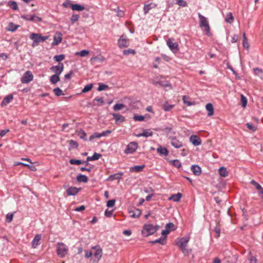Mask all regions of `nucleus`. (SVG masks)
<instances>
[{"label": "nucleus", "mask_w": 263, "mask_h": 263, "mask_svg": "<svg viewBox=\"0 0 263 263\" xmlns=\"http://www.w3.org/2000/svg\"><path fill=\"white\" fill-rule=\"evenodd\" d=\"M191 171L195 175L198 176L201 173V167L198 165H193L191 166Z\"/></svg>", "instance_id": "22"}, {"label": "nucleus", "mask_w": 263, "mask_h": 263, "mask_svg": "<svg viewBox=\"0 0 263 263\" xmlns=\"http://www.w3.org/2000/svg\"><path fill=\"white\" fill-rule=\"evenodd\" d=\"M71 8L73 10L77 11H82L85 9L84 6L79 4H72Z\"/></svg>", "instance_id": "35"}, {"label": "nucleus", "mask_w": 263, "mask_h": 263, "mask_svg": "<svg viewBox=\"0 0 263 263\" xmlns=\"http://www.w3.org/2000/svg\"><path fill=\"white\" fill-rule=\"evenodd\" d=\"M108 88L109 86L108 85L103 83H99L97 90L99 91H101L108 89Z\"/></svg>", "instance_id": "46"}, {"label": "nucleus", "mask_w": 263, "mask_h": 263, "mask_svg": "<svg viewBox=\"0 0 263 263\" xmlns=\"http://www.w3.org/2000/svg\"><path fill=\"white\" fill-rule=\"evenodd\" d=\"M93 87L92 84H89L86 85L84 88L82 89V92L85 93L90 91Z\"/></svg>", "instance_id": "49"}, {"label": "nucleus", "mask_w": 263, "mask_h": 263, "mask_svg": "<svg viewBox=\"0 0 263 263\" xmlns=\"http://www.w3.org/2000/svg\"><path fill=\"white\" fill-rule=\"evenodd\" d=\"M112 116L115 120V122L116 124L123 122L125 120V118L123 116L119 114H112Z\"/></svg>", "instance_id": "19"}, {"label": "nucleus", "mask_w": 263, "mask_h": 263, "mask_svg": "<svg viewBox=\"0 0 263 263\" xmlns=\"http://www.w3.org/2000/svg\"><path fill=\"white\" fill-rule=\"evenodd\" d=\"M30 38L33 40L32 45H37L40 42H43L48 38V36H42L39 33H32L30 34Z\"/></svg>", "instance_id": "4"}, {"label": "nucleus", "mask_w": 263, "mask_h": 263, "mask_svg": "<svg viewBox=\"0 0 263 263\" xmlns=\"http://www.w3.org/2000/svg\"><path fill=\"white\" fill-rule=\"evenodd\" d=\"M95 105L101 106L104 104V100L102 98H96L93 99Z\"/></svg>", "instance_id": "38"}, {"label": "nucleus", "mask_w": 263, "mask_h": 263, "mask_svg": "<svg viewBox=\"0 0 263 263\" xmlns=\"http://www.w3.org/2000/svg\"><path fill=\"white\" fill-rule=\"evenodd\" d=\"M174 105H170L166 103L163 104V109L165 111H170L174 107Z\"/></svg>", "instance_id": "45"}, {"label": "nucleus", "mask_w": 263, "mask_h": 263, "mask_svg": "<svg viewBox=\"0 0 263 263\" xmlns=\"http://www.w3.org/2000/svg\"><path fill=\"white\" fill-rule=\"evenodd\" d=\"M91 249L92 250H95V252H93L92 255L93 256L97 259V260L99 261L102 256V250L99 246H96L92 247Z\"/></svg>", "instance_id": "9"}, {"label": "nucleus", "mask_w": 263, "mask_h": 263, "mask_svg": "<svg viewBox=\"0 0 263 263\" xmlns=\"http://www.w3.org/2000/svg\"><path fill=\"white\" fill-rule=\"evenodd\" d=\"M133 119L136 121H142L144 119V117L141 115H135Z\"/></svg>", "instance_id": "55"}, {"label": "nucleus", "mask_w": 263, "mask_h": 263, "mask_svg": "<svg viewBox=\"0 0 263 263\" xmlns=\"http://www.w3.org/2000/svg\"><path fill=\"white\" fill-rule=\"evenodd\" d=\"M150 242L152 243H159L161 245H164L166 242V237H161L159 239L152 241Z\"/></svg>", "instance_id": "33"}, {"label": "nucleus", "mask_w": 263, "mask_h": 263, "mask_svg": "<svg viewBox=\"0 0 263 263\" xmlns=\"http://www.w3.org/2000/svg\"><path fill=\"white\" fill-rule=\"evenodd\" d=\"M70 163L71 164L80 165L82 164V161L80 160L70 159Z\"/></svg>", "instance_id": "56"}, {"label": "nucleus", "mask_w": 263, "mask_h": 263, "mask_svg": "<svg viewBox=\"0 0 263 263\" xmlns=\"http://www.w3.org/2000/svg\"><path fill=\"white\" fill-rule=\"evenodd\" d=\"M53 91L57 96H60L64 95L62 90L59 87L53 89Z\"/></svg>", "instance_id": "52"}, {"label": "nucleus", "mask_w": 263, "mask_h": 263, "mask_svg": "<svg viewBox=\"0 0 263 263\" xmlns=\"http://www.w3.org/2000/svg\"><path fill=\"white\" fill-rule=\"evenodd\" d=\"M23 165L27 167L29 169H30L32 171H35L36 170L35 166L34 165H30L29 164L24 163Z\"/></svg>", "instance_id": "62"}, {"label": "nucleus", "mask_w": 263, "mask_h": 263, "mask_svg": "<svg viewBox=\"0 0 263 263\" xmlns=\"http://www.w3.org/2000/svg\"><path fill=\"white\" fill-rule=\"evenodd\" d=\"M250 183L253 185L258 191L259 196L263 200V188L256 181L252 180Z\"/></svg>", "instance_id": "11"}, {"label": "nucleus", "mask_w": 263, "mask_h": 263, "mask_svg": "<svg viewBox=\"0 0 263 263\" xmlns=\"http://www.w3.org/2000/svg\"><path fill=\"white\" fill-rule=\"evenodd\" d=\"M234 17L232 12H229L225 18V21L229 24H232L234 22Z\"/></svg>", "instance_id": "31"}, {"label": "nucleus", "mask_w": 263, "mask_h": 263, "mask_svg": "<svg viewBox=\"0 0 263 263\" xmlns=\"http://www.w3.org/2000/svg\"><path fill=\"white\" fill-rule=\"evenodd\" d=\"M68 251V247L63 242H59L57 244V255L61 257H64Z\"/></svg>", "instance_id": "3"}, {"label": "nucleus", "mask_w": 263, "mask_h": 263, "mask_svg": "<svg viewBox=\"0 0 263 263\" xmlns=\"http://www.w3.org/2000/svg\"><path fill=\"white\" fill-rule=\"evenodd\" d=\"M143 135L145 137H151L153 136V132L149 129H145L143 130Z\"/></svg>", "instance_id": "43"}, {"label": "nucleus", "mask_w": 263, "mask_h": 263, "mask_svg": "<svg viewBox=\"0 0 263 263\" xmlns=\"http://www.w3.org/2000/svg\"><path fill=\"white\" fill-rule=\"evenodd\" d=\"M79 15L78 14H73L71 16V17L70 18V21L71 22L72 24L76 22H77L78 19L79 18Z\"/></svg>", "instance_id": "57"}, {"label": "nucleus", "mask_w": 263, "mask_h": 263, "mask_svg": "<svg viewBox=\"0 0 263 263\" xmlns=\"http://www.w3.org/2000/svg\"><path fill=\"white\" fill-rule=\"evenodd\" d=\"M80 190V189H78L76 187L71 186L67 189L66 193L68 196H74L79 192Z\"/></svg>", "instance_id": "16"}, {"label": "nucleus", "mask_w": 263, "mask_h": 263, "mask_svg": "<svg viewBox=\"0 0 263 263\" xmlns=\"http://www.w3.org/2000/svg\"><path fill=\"white\" fill-rule=\"evenodd\" d=\"M136 53L135 50H123V54L125 55H127L129 54H135Z\"/></svg>", "instance_id": "63"}, {"label": "nucleus", "mask_w": 263, "mask_h": 263, "mask_svg": "<svg viewBox=\"0 0 263 263\" xmlns=\"http://www.w3.org/2000/svg\"><path fill=\"white\" fill-rule=\"evenodd\" d=\"M205 108L208 111V115L209 116H211L214 114V107L211 103H208L205 106Z\"/></svg>", "instance_id": "24"}, {"label": "nucleus", "mask_w": 263, "mask_h": 263, "mask_svg": "<svg viewBox=\"0 0 263 263\" xmlns=\"http://www.w3.org/2000/svg\"><path fill=\"white\" fill-rule=\"evenodd\" d=\"M219 173L221 176L226 177L228 176L229 173L227 170V168L224 167H221L219 169Z\"/></svg>", "instance_id": "32"}, {"label": "nucleus", "mask_w": 263, "mask_h": 263, "mask_svg": "<svg viewBox=\"0 0 263 263\" xmlns=\"http://www.w3.org/2000/svg\"><path fill=\"white\" fill-rule=\"evenodd\" d=\"M115 204V200H109L107 202V206L108 208L113 207Z\"/></svg>", "instance_id": "61"}, {"label": "nucleus", "mask_w": 263, "mask_h": 263, "mask_svg": "<svg viewBox=\"0 0 263 263\" xmlns=\"http://www.w3.org/2000/svg\"><path fill=\"white\" fill-rule=\"evenodd\" d=\"M152 84L155 86H159L163 87H169L172 89L171 84L162 76H156L151 80Z\"/></svg>", "instance_id": "1"}, {"label": "nucleus", "mask_w": 263, "mask_h": 263, "mask_svg": "<svg viewBox=\"0 0 263 263\" xmlns=\"http://www.w3.org/2000/svg\"><path fill=\"white\" fill-rule=\"evenodd\" d=\"M159 227L157 225L153 226L152 224H145L142 230V234L144 236L153 235L157 232Z\"/></svg>", "instance_id": "2"}, {"label": "nucleus", "mask_w": 263, "mask_h": 263, "mask_svg": "<svg viewBox=\"0 0 263 263\" xmlns=\"http://www.w3.org/2000/svg\"><path fill=\"white\" fill-rule=\"evenodd\" d=\"M165 228L167 229L170 232H171V231L175 230L176 229L174 224L172 222L167 223L165 226Z\"/></svg>", "instance_id": "42"}, {"label": "nucleus", "mask_w": 263, "mask_h": 263, "mask_svg": "<svg viewBox=\"0 0 263 263\" xmlns=\"http://www.w3.org/2000/svg\"><path fill=\"white\" fill-rule=\"evenodd\" d=\"M128 40L124 35H122L118 40V45L120 48L126 47L127 46Z\"/></svg>", "instance_id": "15"}, {"label": "nucleus", "mask_w": 263, "mask_h": 263, "mask_svg": "<svg viewBox=\"0 0 263 263\" xmlns=\"http://www.w3.org/2000/svg\"><path fill=\"white\" fill-rule=\"evenodd\" d=\"M13 218V214L12 213H8L6 215V221L8 222H10L12 221Z\"/></svg>", "instance_id": "60"}, {"label": "nucleus", "mask_w": 263, "mask_h": 263, "mask_svg": "<svg viewBox=\"0 0 263 263\" xmlns=\"http://www.w3.org/2000/svg\"><path fill=\"white\" fill-rule=\"evenodd\" d=\"M190 139V141L194 146H199L201 144L200 138L196 135H192Z\"/></svg>", "instance_id": "14"}, {"label": "nucleus", "mask_w": 263, "mask_h": 263, "mask_svg": "<svg viewBox=\"0 0 263 263\" xmlns=\"http://www.w3.org/2000/svg\"><path fill=\"white\" fill-rule=\"evenodd\" d=\"M64 69V65L62 63H60L58 65L52 66L50 70L53 72L55 73L54 74L60 76L62 72Z\"/></svg>", "instance_id": "10"}, {"label": "nucleus", "mask_w": 263, "mask_h": 263, "mask_svg": "<svg viewBox=\"0 0 263 263\" xmlns=\"http://www.w3.org/2000/svg\"><path fill=\"white\" fill-rule=\"evenodd\" d=\"M69 145L71 148H77L79 145L78 143L73 140H71L69 141Z\"/></svg>", "instance_id": "53"}, {"label": "nucleus", "mask_w": 263, "mask_h": 263, "mask_svg": "<svg viewBox=\"0 0 263 263\" xmlns=\"http://www.w3.org/2000/svg\"><path fill=\"white\" fill-rule=\"evenodd\" d=\"M182 100L184 103L186 104L187 106H191L195 104V102H192L190 101V98L188 96H183Z\"/></svg>", "instance_id": "28"}, {"label": "nucleus", "mask_w": 263, "mask_h": 263, "mask_svg": "<svg viewBox=\"0 0 263 263\" xmlns=\"http://www.w3.org/2000/svg\"><path fill=\"white\" fill-rule=\"evenodd\" d=\"M254 73L261 79H263V71L259 68H254Z\"/></svg>", "instance_id": "39"}, {"label": "nucleus", "mask_w": 263, "mask_h": 263, "mask_svg": "<svg viewBox=\"0 0 263 263\" xmlns=\"http://www.w3.org/2000/svg\"><path fill=\"white\" fill-rule=\"evenodd\" d=\"M123 175V172H119L115 174L111 175L107 178L106 180L110 181L116 179H119L121 178Z\"/></svg>", "instance_id": "20"}, {"label": "nucleus", "mask_w": 263, "mask_h": 263, "mask_svg": "<svg viewBox=\"0 0 263 263\" xmlns=\"http://www.w3.org/2000/svg\"><path fill=\"white\" fill-rule=\"evenodd\" d=\"M182 197V194L180 193H178L176 194L172 195L169 198L170 200H172L175 202L179 201Z\"/></svg>", "instance_id": "27"}, {"label": "nucleus", "mask_w": 263, "mask_h": 263, "mask_svg": "<svg viewBox=\"0 0 263 263\" xmlns=\"http://www.w3.org/2000/svg\"><path fill=\"white\" fill-rule=\"evenodd\" d=\"M166 43L170 49H177L178 48V45L173 39H168Z\"/></svg>", "instance_id": "17"}, {"label": "nucleus", "mask_w": 263, "mask_h": 263, "mask_svg": "<svg viewBox=\"0 0 263 263\" xmlns=\"http://www.w3.org/2000/svg\"><path fill=\"white\" fill-rule=\"evenodd\" d=\"M77 180L79 182L86 183L88 182V179L86 176L82 175V174H80L77 176Z\"/></svg>", "instance_id": "26"}, {"label": "nucleus", "mask_w": 263, "mask_h": 263, "mask_svg": "<svg viewBox=\"0 0 263 263\" xmlns=\"http://www.w3.org/2000/svg\"><path fill=\"white\" fill-rule=\"evenodd\" d=\"M241 102L242 107L245 108L247 106L248 101L247 98L243 95H241Z\"/></svg>", "instance_id": "44"}, {"label": "nucleus", "mask_w": 263, "mask_h": 263, "mask_svg": "<svg viewBox=\"0 0 263 263\" xmlns=\"http://www.w3.org/2000/svg\"><path fill=\"white\" fill-rule=\"evenodd\" d=\"M176 4L181 7H186L187 4V3L184 0H176Z\"/></svg>", "instance_id": "54"}, {"label": "nucleus", "mask_w": 263, "mask_h": 263, "mask_svg": "<svg viewBox=\"0 0 263 263\" xmlns=\"http://www.w3.org/2000/svg\"><path fill=\"white\" fill-rule=\"evenodd\" d=\"M77 135L80 139H83L85 141L87 140L86 134L84 132V130L81 129L78 132Z\"/></svg>", "instance_id": "37"}, {"label": "nucleus", "mask_w": 263, "mask_h": 263, "mask_svg": "<svg viewBox=\"0 0 263 263\" xmlns=\"http://www.w3.org/2000/svg\"><path fill=\"white\" fill-rule=\"evenodd\" d=\"M89 54V50H81L80 52H76L75 54L76 55H80L82 57H84L86 56Z\"/></svg>", "instance_id": "47"}, {"label": "nucleus", "mask_w": 263, "mask_h": 263, "mask_svg": "<svg viewBox=\"0 0 263 263\" xmlns=\"http://www.w3.org/2000/svg\"><path fill=\"white\" fill-rule=\"evenodd\" d=\"M92 157L93 161L97 160H98L101 157V154L95 153L92 156Z\"/></svg>", "instance_id": "64"}, {"label": "nucleus", "mask_w": 263, "mask_h": 263, "mask_svg": "<svg viewBox=\"0 0 263 263\" xmlns=\"http://www.w3.org/2000/svg\"><path fill=\"white\" fill-rule=\"evenodd\" d=\"M171 163L173 166L177 168H179L181 166V163L179 160L176 159L172 160L171 161Z\"/></svg>", "instance_id": "48"}, {"label": "nucleus", "mask_w": 263, "mask_h": 263, "mask_svg": "<svg viewBox=\"0 0 263 263\" xmlns=\"http://www.w3.org/2000/svg\"><path fill=\"white\" fill-rule=\"evenodd\" d=\"M13 98L12 95H9L4 98L2 102V106H6L9 104Z\"/></svg>", "instance_id": "23"}, {"label": "nucleus", "mask_w": 263, "mask_h": 263, "mask_svg": "<svg viewBox=\"0 0 263 263\" xmlns=\"http://www.w3.org/2000/svg\"><path fill=\"white\" fill-rule=\"evenodd\" d=\"M145 165H135L130 168L131 172H140L143 170L144 168Z\"/></svg>", "instance_id": "30"}, {"label": "nucleus", "mask_w": 263, "mask_h": 263, "mask_svg": "<svg viewBox=\"0 0 263 263\" xmlns=\"http://www.w3.org/2000/svg\"><path fill=\"white\" fill-rule=\"evenodd\" d=\"M65 59V55L64 54L56 55L53 57V59L58 62L63 61Z\"/></svg>", "instance_id": "51"}, {"label": "nucleus", "mask_w": 263, "mask_h": 263, "mask_svg": "<svg viewBox=\"0 0 263 263\" xmlns=\"http://www.w3.org/2000/svg\"><path fill=\"white\" fill-rule=\"evenodd\" d=\"M50 81L51 83L55 84L60 81L59 76L58 74H53L50 78Z\"/></svg>", "instance_id": "34"}, {"label": "nucleus", "mask_w": 263, "mask_h": 263, "mask_svg": "<svg viewBox=\"0 0 263 263\" xmlns=\"http://www.w3.org/2000/svg\"><path fill=\"white\" fill-rule=\"evenodd\" d=\"M198 17L199 18L200 27L202 28H203L204 30L206 31V34L209 35L210 33V26L207 18L201 15L200 13H198Z\"/></svg>", "instance_id": "5"}, {"label": "nucleus", "mask_w": 263, "mask_h": 263, "mask_svg": "<svg viewBox=\"0 0 263 263\" xmlns=\"http://www.w3.org/2000/svg\"><path fill=\"white\" fill-rule=\"evenodd\" d=\"M189 241V238L186 237H183L180 239L179 242V246L180 248L186 247L187 244Z\"/></svg>", "instance_id": "25"}, {"label": "nucleus", "mask_w": 263, "mask_h": 263, "mask_svg": "<svg viewBox=\"0 0 263 263\" xmlns=\"http://www.w3.org/2000/svg\"><path fill=\"white\" fill-rule=\"evenodd\" d=\"M242 44H243V47L245 48H246V49H248L249 48V43L248 42V40H247V37L246 36L245 33H244L243 34Z\"/></svg>", "instance_id": "40"}, {"label": "nucleus", "mask_w": 263, "mask_h": 263, "mask_svg": "<svg viewBox=\"0 0 263 263\" xmlns=\"http://www.w3.org/2000/svg\"><path fill=\"white\" fill-rule=\"evenodd\" d=\"M246 126L249 129L252 131H255L257 129L256 127L253 125L252 123H247L246 124Z\"/></svg>", "instance_id": "58"}, {"label": "nucleus", "mask_w": 263, "mask_h": 263, "mask_svg": "<svg viewBox=\"0 0 263 263\" xmlns=\"http://www.w3.org/2000/svg\"><path fill=\"white\" fill-rule=\"evenodd\" d=\"M214 232L216 234V236H215V237L216 238H218L220 236V229L219 227H215L214 229Z\"/></svg>", "instance_id": "59"}, {"label": "nucleus", "mask_w": 263, "mask_h": 263, "mask_svg": "<svg viewBox=\"0 0 263 263\" xmlns=\"http://www.w3.org/2000/svg\"><path fill=\"white\" fill-rule=\"evenodd\" d=\"M30 21L33 22H40L42 21V18L36 16L35 14H33L31 15V17L30 18Z\"/></svg>", "instance_id": "41"}, {"label": "nucleus", "mask_w": 263, "mask_h": 263, "mask_svg": "<svg viewBox=\"0 0 263 263\" xmlns=\"http://www.w3.org/2000/svg\"><path fill=\"white\" fill-rule=\"evenodd\" d=\"M157 7V4L153 2H151L148 1L145 2L143 7V11L145 14H146L148 13L149 10L152 9H154Z\"/></svg>", "instance_id": "8"}, {"label": "nucleus", "mask_w": 263, "mask_h": 263, "mask_svg": "<svg viewBox=\"0 0 263 263\" xmlns=\"http://www.w3.org/2000/svg\"><path fill=\"white\" fill-rule=\"evenodd\" d=\"M62 34L61 32H56L53 36V42H52V44L58 45L62 41Z\"/></svg>", "instance_id": "18"}, {"label": "nucleus", "mask_w": 263, "mask_h": 263, "mask_svg": "<svg viewBox=\"0 0 263 263\" xmlns=\"http://www.w3.org/2000/svg\"><path fill=\"white\" fill-rule=\"evenodd\" d=\"M41 239V235L37 234L35 236L34 239L32 241V246L33 248H36V247L40 244V241Z\"/></svg>", "instance_id": "21"}, {"label": "nucleus", "mask_w": 263, "mask_h": 263, "mask_svg": "<svg viewBox=\"0 0 263 263\" xmlns=\"http://www.w3.org/2000/svg\"><path fill=\"white\" fill-rule=\"evenodd\" d=\"M8 6H9L11 8H12L14 10H16L18 9V6L16 2L14 1H10L8 2Z\"/></svg>", "instance_id": "36"}, {"label": "nucleus", "mask_w": 263, "mask_h": 263, "mask_svg": "<svg viewBox=\"0 0 263 263\" xmlns=\"http://www.w3.org/2000/svg\"><path fill=\"white\" fill-rule=\"evenodd\" d=\"M33 76L30 71H26L21 78L23 84H27L33 80Z\"/></svg>", "instance_id": "6"}, {"label": "nucleus", "mask_w": 263, "mask_h": 263, "mask_svg": "<svg viewBox=\"0 0 263 263\" xmlns=\"http://www.w3.org/2000/svg\"><path fill=\"white\" fill-rule=\"evenodd\" d=\"M138 148V143L136 142L129 143L126 146L125 150V154H132L135 152Z\"/></svg>", "instance_id": "7"}, {"label": "nucleus", "mask_w": 263, "mask_h": 263, "mask_svg": "<svg viewBox=\"0 0 263 263\" xmlns=\"http://www.w3.org/2000/svg\"><path fill=\"white\" fill-rule=\"evenodd\" d=\"M124 107H125L124 104L117 103V104H116L114 106L113 109L115 111H118V110L121 109L122 108H124Z\"/></svg>", "instance_id": "50"}, {"label": "nucleus", "mask_w": 263, "mask_h": 263, "mask_svg": "<svg viewBox=\"0 0 263 263\" xmlns=\"http://www.w3.org/2000/svg\"><path fill=\"white\" fill-rule=\"evenodd\" d=\"M129 213L131 217L139 218L141 214V211L139 209L134 208L129 211Z\"/></svg>", "instance_id": "13"}, {"label": "nucleus", "mask_w": 263, "mask_h": 263, "mask_svg": "<svg viewBox=\"0 0 263 263\" xmlns=\"http://www.w3.org/2000/svg\"><path fill=\"white\" fill-rule=\"evenodd\" d=\"M157 152L162 155L167 156L168 155V152L167 149L162 146H159L157 149Z\"/></svg>", "instance_id": "29"}, {"label": "nucleus", "mask_w": 263, "mask_h": 263, "mask_svg": "<svg viewBox=\"0 0 263 263\" xmlns=\"http://www.w3.org/2000/svg\"><path fill=\"white\" fill-rule=\"evenodd\" d=\"M169 139L171 140V144L176 148H181L182 146V142L179 141L176 137H170Z\"/></svg>", "instance_id": "12"}]
</instances>
